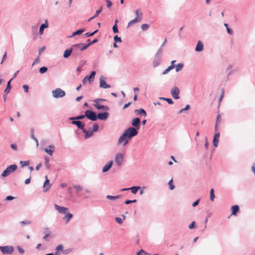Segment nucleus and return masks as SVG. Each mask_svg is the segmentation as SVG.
Returning a JSON list of instances; mask_svg holds the SVG:
<instances>
[{
    "label": "nucleus",
    "instance_id": "31",
    "mask_svg": "<svg viewBox=\"0 0 255 255\" xmlns=\"http://www.w3.org/2000/svg\"><path fill=\"white\" fill-rule=\"evenodd\" d=\"M73 188L75 189L76 193L81 192L83 190L82 187L79 185H75Z\"/></svg>",
    "mask_w": 255,
    "mask_h": 255
},
{
    "label": "nucleus",
    "instance_id": "20",
    "mask_svg": "<svg viewBox=\"0 0 255 255\" xmlns=\"http://www.w3.org/2000/svg\"><path fill=\"white\" fill-rule=\"evenodd\" d=\"M73 215L70 213H67L64 217H63V220L65 221L66 224H67L70 220L73 218Z\"/></svg>",
    "mask_w": 255,
    "mask_h": 255
},
{
    "label": "nucleus",
    "instance_id": "54",
    "mask_svg": "<svg viewBox=\"0 0 255 255\" xmlns=\"http://www.w3.org/2000/svg\"><path fill=\"white\" fill-rule=\"evenodd\" d=\"M114 40L116 42H121V39L120 37H119L118 35H116L114 37Z\"/></svg>",
    "mask_w": 255,
    "mask_h": 255
},
{
    "label": "nucleus",
    "instance_id": "3",
    "mask_svg": "<svg viewBox=\"0 0 255 255\" xmlns=\"http://www.w3.org/2000/svg\"><path fill=\"white\" fill-rule=\"evenodd\" d=\"M86 117L92 121H95L97 120V115L95 113L91 110H87L85 112Z\"/></svg>",
    "mask_w": 255,
    "mask_h": 255
},
{
    "label": "nucleus",
    "instance_id": "16",
    "mask_svg": "<svg viewBox=\"0 0 255 255\" xmlns=\"http://www.w3.org/2000/svg\"><path fill=\"white\" fill-rule=\"evenodd\" d=\"M72 124H73V125H76L79 129H81L82 130H83V129L84 128V125L81 121H73L72 122Z\"/></svg>",
    "mask_w": 255,
    "mask_h": 255
},
{
    "label": "nucleus",
    "instance_id": "4",
    "mask_svg": "<svg viewBox=\"0 0 255 255\" xmlns=\"http://www.w3.org/2000/svg\"><path fill=\"white\" fill-rule=\"evenodd\" d=\"M52 94L55 98H62L65 95V92L60 88H57L52 91Z\"/></svg>",
    "mask_w": 255,
    "mask_h": 255
},
{
    "label": "nucleus",
    "instance_id": "38",
    "mask_svg": "<svg viewBox=\"0 0 255 255\" xmlns=\"http://www.w3.org/2000/svg\"><path fill=\"white\" fill-rule=\"evenodd\" d=\"M160 99L166 101L169 104H173V102L171 99L166 98H160Z\"/></svg>",
    "mask_w": 255,
    "mask_h": 255
},
{
    "label": "nucleus",
    "instance_id": "64",
    "mask_svg": "<svg viewBox=\"0 0 255 255\" xmlns=\"http://www.w3.org/2000/svg\"><path fill=\"white\" fill-rule=\"evenodd\" d=\"M199 200H197V201H196L195 202H194L193 204H192V206L193 207H196V206L198 205V204H199Z\"/></svg>",
    "mask_w": 255,
    "mask_h": 255
},
{
    "label": "nucleus",
    "instance_id": "56",
    "mask_svg": "<svg viewBox=\"0 0 255 255\" xmlns=\"http://www.w3.org/2000/svg\"><path fill=\"white\" fill-rule=\"evenodd\" d=\"M136 202V200H127L125 201L126 204H129L131 203H135Z\"/></svg>",
    "mask_w": 255,
    "mask_h": 255
},
{
    "label": "nucleus",
    "instance_id": "30",
    "mask_svg": "<svg viewBox=\"0 0 255 255\" xmlns=\"http://www.w3.org/2000/svg\"><path fill=\"white\" fill-rule=\"evenodd\" d=\"M134 112L137 114V115H138V114H142L144 117L146 116V113L145 112V111L142 109H140L139 110H135L134 111Z\"/></svg>",
    "mask_w": 255,
    "mask_h": 255
},
{
    "label": "nucleus",
    "instance_id": "47",
    "mask_svg": "<svg viewBox=\"0 0 255 255\" xmlns=\"http://www.w3.org/2000/svg\"><path fill=\"white\" fill-rule=\"evenodd\" d=\"M43 239L46 240V241H49L50 240V234H49V232H48L43 237Z\"/></svg>",
    "mask_w": 255,
    "mask_h": 255
},
{
    "label": "nucleus",
    "instance_id": "55",
    "mask_svg": "<svg viewBox=\"0 0 255 255\" xmlns=\"http://www.w3.org/2000/svg\"><path fill=\"white\" fill-rule=\"evenodd\" d=\"M115 220H116V222L120 224H121L123 223V221H122V219L120 218L116 217Z\"/></svg>",
    "mask_w": 255,
    "mask_h": 255
},
{
    "label": "nucleus",
    "instance_id": "57",
    "mask_svg": "<svg viewBox=\"0 0 255 255\" xmlns=\"http://www.w3.org/2000/svg\"><path fill=\"white\" fill-rule=\"evenodd\" d=\"M104 101H106V100L103 99H97L94 100L93 101L95 103H99L100 102Z\"/></svg>",
    "mask_w": 255,
    "mask_h": 255
},
{
    "label": "nucleus",
    "instance_id": "17",
    "mask_svg": "<svg viewBox=\"0 0 255 255\" xmlns=\"http://www.w3.org/2000/svg\"><path fill=\"white\" fill-rule=\"evenodd\" d=\"M94 106L98 110H102L104 111H108L109 110V108L108 107L101 105L99 103H95L94 104Z\"/></svg>",
    "mask_w": 255,
    "mask_h": 255
},
{
    "label": "nucleus",
    "instance_id": "22",
    "mask_svg": "<svg viewBox=\"0 0 255 255\" xmlns=\"http://www.w3.org/2000/svg\"><path fill=\"white\" fill-rule=\"evenodd\" d=\"M203 44L201 41H198L196 45L195 50L198 52H200L203 49Z\"/></svg>",
    "mask_w": 255,
    "mask_h": 255
},
{
    "label": "nucleus",
    "instance_id": "35",
    "mask_svg": "<svg viewBox=\"0 0 255 255\" xmlns=\"http://www.w3.org/2000/svg\"><path fill=\"white\" fill-rule=\"evenodd\" d=\"M84 31V29H78L74 33H73L72 36L76 35H80L82 33H83Z\"/></svg>",
    "mask_w": 255,
    "mask_h": 255
},
{
    "label": "nucleus",
    "instance_id": "62",
    "mask_svg": "<svg viewBox=\"0 0 255 255\" xmlns=\"http://www.w3.org/2000/svg\"><path fill=\"white\" fill-rule=\"evenodd\" d=\"M145 254H146V253L145 252H144L143 250H141L140 251L138 252L137 253V255H143Z\"/></svg>",
    "mask_w": 255,
    "mask_h": 255
},
{
    "label": "nucleus",
    "instance_id": "45",
    "mask_svg": "<svg viewBox=\"0 0 255 255\" xmlns=\"http://www.w3.org/2000/svg\"><path fill=\"white\" fill-rule=\"evenodd\" d=\"M141 28L142 30H146L149 28V25L147 24H142L141 25Z\"/></svg>",
    "mask_w": 255,
    "mask_h": 255
},
{
    "label": "nucleus",
    "instance_id": "41",
    "mask_svg": "<svg viewBox=\"0 0 255 255\" xmlns=\"http://www.w3.org/2000/svg\"><path fill=\"white\" fill-rule=\"evenodd\" d=\"M120 196H113L111 195H107L106 198L109 200H116L120 198Z\"/></svg>",
    "mask_w": 255,
    "mask_h": 255
},
{
    "label": "nucleus",
    "instance_id": "29",
    "mask_svg": "<svg viewBox=\"0 0 255 255\" xmlns=\"http://www.w3.org/2000/svg\"><path fill=\"white\" fill-rule=\"evenodd\" d=\"M12 80V78H11L7 83V86H6V87L5 88V89L4 90V93L5 94H7L9 91H10V88H11V87H10V82L11 81V80Z\"/></svg>",
    "mask_w": 255,
    "mask_h": 255
},
{
    "label": "nucleus",
    "instance_id": "42",
    "mask_svg": "<svg viewBox=\"0 0 255 255\" xmlns=\"http://www.w3.org/2000/svg\"><path fill=\"white\" fill-rule=\"evenodd\" d=\"M221 117L220 115H219L217 118L216 123V126H215V130H217L218 124L221 122Z\"/></svg>",
    "mask_w": 255,
    "mask_h": 255
},
{
    "label": "nucleus",
    "instance_id": "51",
    "mask_svg": "<svg viewBox=\"0 0 255 255\" xmlns=\"http://www.w3.org/2000/svg\"><path fill=\"white\" fill-rule=\"evenodd\" d=\"M98 31V30H95V31H94L92 33H89V32H87L85 34L86 36L87 37H89V36H93L95 33H96V32H97Z\"/></svg>",
    "mask_w": 255,
    "mask_h": 255
},
{
    "label": "nucleus",
    "instance_id": "1",
    "mask_svg": "<svg viewBox=\"0 0 255 255\" xmlns=\"http://www.w3.org/2000/svg\"><path fill=\"white\" fill-rule=\"evenodd\" d=\"M137 129L134 127L127 128L119 137L118 144H120L124 142L123 145L125 146L132 137L137 134Z\"/></svg>",
    "mask_w": 255,
    "mask_h": 255
},
{
    "label": "nucleus",
    "instance_id": "43",
    "mask_svg": "<svg viewBox=\"0 0 255 255\" xmlns=\"http://www.w3.org/2000/svg\"><path fill=\"white\" fill-rule=\"evenodd\" d=\"M47 70H48V69L47 67H42L39 69V72L41 74H43V73H45L46 72H47Z\"/></svg>",
    "mask_w": 255,
    "mask_h": 255
},
{
    "label": "nucleus",
    "instance_id": "40",
    "mask_svg": "<svg viewBox=\"0 0 255 255\" xmlns=\"http://www.w3.org/2000/svg\"><path fill=\"white\" fill-rule=\"evenodd\" d=\"M168 185L169 186V188L170 190H172L175 188V186L173 184V179H171L169 182H168Z\"/></svg>",
    "mask_w": 255,
    "mask_h": 255
},
{
    "label": "nucleus",
    "instance_id": "24",
    "mask_svg": "<svg viewBox=\"0 0 255 255\" xmlns=\"http://www.w3.org/2000/svg\"><path fill=\"white\" fill-rule=\"evenodd\" d=\"M48 23H47V21L46 20L45 23L41 24V25L40 27V28H39V33H40V34L42 35L43 34V33L44 29L48 27Z\"/></svg>",
    "mask_w": 255,
    "mask_h": 255
},
{
    "label": "nucleus",
    "instance_id": "10",
    "mask_svg": "<svg viewBox=\"0 0 255 255\" xmlns=\"http://www.w3.org/2000/svg\"><path fill=\"white\" fill-rule=\"evenodd\" d=\"M140 120L138 118H133L131 121V125L136 129H138L140 128Z\"/></svg>",
    "mask_w": 255,
    "mask_h": 255
},
{
    "label": "nucleus",
    "instance_id": "12",
    "mask_svg": "<svg viewBox=\"0 0 255 255\" xmlns=\"http://www.w3.org/2000/svg\"><path fill=\"white\" fill-rule=\"evenodd\" d=\"M44 151L50 156H52L55 151V147L53 145H50L47 148H45Z\"/></svg>",
    "mask_w": 255,
    "mask_h": 255
},
{
    "label": "nucleus",
    "instance_id": "28",
    "mask_svg": "<svg viewBox=\"0 0 255 255\" xmlns=\"http://www.w3.org/2000/svg\"><path fill=\"white\" fill-rule=\"evenodd\" d=\"M136 17L139 18L140 20L142 19V12L139 9H136L135 11Z\"/></svg>",
    "mask_w": 255,
    "mask_h": 255
},
{
    "label": "nucleus",
    "instance_id": "49",
    "mask_svg": "<svg viewBox=\"0 0 255 255\" xmlns=\"http://www.w3.org/2000/svg\"><path fill=\"white\" fill-rule=\"evenodd\" d=\"M17 250L19 252V253L21 254H23L24 253V250L20 247L17 246Z\"/></svg>",
    "mask_w": 255,
    "mask_h": 255
},
{
    "label": "nucleus",
    "instance_id": "46",
    "mask_svg": "<svg viewBox=\"0 0 255 255\" xmlns=\"http://www.w3.org/2000/svg\"><path fill=\"white\" fill-rule=\"evenodd\" d=\"M20 163L22 167H24V166L28 165L29 164V162L28 161H21L20 162Z\"/></svg>",
    "mask_w": 255,
    "mask_h": 255
},
{
    "label": "nucleus",
    "instance_id": "61",
    "mask_svg": "<svg viewBox=\"0 0 255 255\" xmlns=\"http://www.w3.org/2000/svg\"><path fill=\"white\" fill-rule=\"evenodd\" d=\"M195 222H192L189 226V228L190 229H193L194 228Z\"/></svg>",
    "mask_w": 255,
    "mask_h": 255
},
{
    "label": "nucleus",
    "instance_id": "36",
    "mask_svg": "<svg viewBox=\"0 0 255 255\" xmlns=\"http://www.w3.org/2000/svg\"><path fill=\"white\" fill-rule=\"evenodd\" d=\"M174 66H169L167 69H166L163 72V74L165 75L168 73L171 70L173 69Z\"/></svg>",
    "mask_w": 255,
    "mask_h": 255
},
{
    "label": "nucleus",
    "instance_id": "32",
    "mask_svg": "<svg viewBox=\"0 0 255 255\" xmlns=\"http://www.w3.org/2000/svg\"><path fill=\"white\" fill-rule=\"evenodd\" d=\"M44 159H45L44 164L46 166V168L48 169H49L50 168V164H49V159L48 157L45 156Z\"/></svg>",
    "mask_w": 255,
    "mask_h": 255
},
{
    "label": "nucleus",
    "instance_id": "33",
    "mask_svg": "<svg viewBox=\"0 0 255 255\" xmlns=\"http://www.w3.org/2000/svg\"><path fill=\"white\" fill-rule=\"evenodd\" d=\"M85 117H86L85 115H81V116H77L76 117L70 118V120H82V119H84Z\"/></svg>",
    "mask_w": 255,
    "mask_h": 255
},
{
    "label": "nucleus",
    "instance_id": "27",
    "mask_svg": "<svg viewBox=\"0 0 255 255\" xmlns=\"http://www.w3.org/2000/svg\"><path fill=\"white\" fill-rule=\"evenodd\" d=\"M72 51H73L72 48H70V49L66 50L64 52L63 57H64L65 58H68L71 54Z\"/></svg>",
    "mask_w": 255,
    "mask_h": 255
},
{
    "label": "nucleus",
    "instance_id": "37",
    "mask_svg": "<svg viewBox=\"0 0 255 255\" xmlns=\"http://www.w3.org/2000/svg\"><path fill=\"white\" fill-rule=\"evenodd\" d=\"M118 22V20H115V24L113 26V32L115 33H117L119 32V30H118V27H117V22Z\"/></svg>",
    "mask_w": 255,
    "mask_h": 255
},
{
    "label": "nucleus",
    "instance_id": "5",
    "mask_svg": "<svg viewBox=\"0 0 255 255\" xmlns=\"http://www.w3.org/2000/svg\"><path fill=\"white\" fill-rule=\"evenodd\" d=\"M0 250L3 254H11L13 252L12 246H0Z\"/></svg>",
    "mask_w": 255,
    "mask_h": 255
},
{
    "label": "nucleus",
    "instance_id": "53",
    "mask_svg": "<svg viewBox=\"0 0 255 255\" xmlns=\"http://www.w3.org/2000/svg\"><path fill=\"white\" fill-rule=\"evenodd\" d=\"M189 108H190V106L189 105H187L184 109H181L179 111V113L180 114L185 111L188 110Z\"/></svg>",
    "mask_w": 255,
    "mask_h": 255
},
{
    "label": "nucleus",
    "instance_id": "25",
    "mask_svg": "<svg viewBox=\"0 0 255 255\" xmlns=\"http://www.w3.org/2000/svg\"><path fill=\"white\" fill-rule=\"evenodd\" d=\"M232 215H236L237 213L239 211V207L238 205H234L232 207Z\"/></svg>",
    "mask_w": 255,
    "mask_h": 255
},
{
    "label": "nucleus",
    "instance_id": "7",
    "mask_svg": "<svg viewBox=\"0 0 255 255\" xmlns=\"http://www.w3.org/2000/svg\"><path fill=\"white\" fill-rule=\"evenodd\" d=\"M180 91L179 88L176 87H174L171 90V94L173 98L175 99H179V94Z\"/></svg>",
    "mask_w": 255,
    "mask_h": 255
},
{
    "label": "nucleus",
    "instance_id": "19",
    "mask_svg": "<svg viewBox=\"0 0 255 255\" xmlns=\"http://www.w3.org/2000/svg\"><path fill=\"white\" fill-rule=\"evenodd\" d=\"M140 188L139 186H133L130 188H125L121 190V191H125L128 190H130L132 193L135 194L138 191V190Z\"/></svg>",
    "mask_w": 255,
    "mask_h": 255
},
{
    "label": "nucleus",
    "instance_id": "26",
    "mask_svg": "<svg viewBox=\"0 0 255 255\" xmlns=\"http://www.w3.org/2000/svg\"><path fill=\"white\" fill-rule=\"evenodd\" d=\"M141 20H140L139 18H138L135 17L134 19L131 20L128 22V26H131L135 23L139 22L141 21Z\"/></svg>",
    "mask_w": 255,
    "mask_h": 255
},
{
    "label": "nucleus",
    "instance_id": "21",
    "mask_svg": "<svg viewBox=\"0 0 255 255\" xmlns=\"http://www.w3.org/2000/svg\"><path fill=\"white\" fill-rule=\"evenodd\" d=\"M220 137V133L218 132L216 133L214 135V137L213 139V143L214 146L217 147L218 146V143Z\"/></svg>",
    "mask_w": 255,
    "mask_h": 255
},
{
    "label": "nucleus",
    "instance_id": "15",
    "mask_svg": "<svg viewBox=\"0 0 255 255\" xmlns=\"http://www.w3.org/2000/svg\"><path fill=\"white\" fill-rule=\"evenodd\" d=\"M91 45V43H88L86 45H84L83 46L81 47V44H75L73 45V47L74 48H76L77 49H79L80 51H83L86 49H87L90 45Z\"/></svg>",
    "mask_w": 255,
    "mask_h": 255
},
{
    "label": "nucleus",
    "instance_id": "13",
    "mask_svg": "<svg viewBox=\"0 0 255 255\" xmlns=\"http://www.w3.org/2000/svg\"><path fill=\"white\" fill-rule=\"evenodd\" d=\"M54 206L55 209L60 213L65 214L68 210L67 208L60 206L57 204H55Z\"/></svg>",
    "mask_w": 255,
    "mask_h": 255
},
{
    "label": "nucleus",
    "instance_id": "11",
    "mask_svg": "<svg viewBox=\"0 0 255 255\" xmlns=\"http://www.w3.org/2000/svg\"><path fill=\"white\" fill-rule=\"evenodd\" d=\"M109 116V114L107 112L99 113L97 116V119L105 121L107 120Z\"/></svg>",
    "mask_w": 255,
    "mask_h": 255
},
{
    "label": "nucleus",
    "instance_id": "58",
    "mask_svg": "<svg viewBox=\"0 0 255 255\" xmlns=\"http://www.w3.org/2000/svg\"><path fill=\"white\" fill-rule=\"evenodd\" d=\"M23 88L25 93H27L28 92V86L27 85H24L23 86Z\"/></svg>",
    "mask_w": 255,
    "mask_h": 255
},
{
    "label": "nucleus",
    "instance_id": "39",
    "mask_svg": "<svg viewBox=\"0 0 255 255\" xmlns=\"http://www.w3.org/2000/svg\"><path fill=\"white\" fill-rule=\"evenodd\" d=\"M210 194V200L211 201H213L214 199L215 198L214 190L213 189H211Z\"/></svg>",
    "mask_w": 255,
    "mask_h": 255
},
{
    "label": "nucleus",
    "instance_id": "18",
    "mask_svg": "<svg viewBox=\"0 0 255 255\" xmlns=\"http://www.w3.org/2000/svg\"><path fill=\"white\" fill-rule=\"evenodd\" d=\"M96 73L95 71H93L89 76L85 77L90 84H91L94 81Z\"/></svg>",
    "mask_w": 255,
    "mask_h": 255
},
{
    "label": "nucleus",
    "instance_id": "52",
    "mask_svg": "<svg viewBox=\"0 0 255 255\" xmlns=\"http://www.w3.org/2000/svg\"><path fill=\"white\" fill-rule=\"evenodd\" d=\"M99 126L97 124H94L93 127V130L94 131H97L98 130Z\"/></svg>",
    "mask_w": 255,
    "mask_h": 255
},
{
    "label": "nucleus",
    "instance_id": "59",
    "mask_svg": "<svg viewBox=\"0 0 255 255\" xmlns=\"http://www.w3.org/2000/svg\"><path fill=\"white\" fill-rule=\"evenodd\" d=\"M20 224L22 225H24L25 224H30L31 223L30 221H21L20 222Z\"/></svg>",
    "mask_w": 255,
    "mask_h": 255
},
{
    "label": "nucleus",
    "instance_id": "9",
    "mask_svg": "<svg viewBox=\"0 0 255 255\" xmlns=\"http://www.w3.org/2000/svg\"><path fill=\"white\" fill-rule=\"evenodd\" d=\"M100 82V87L102 88H109L110 87V86L108 85L104 79V77L103 76H101L99 79Z\"/></svg>",
    "mask_w": 255,
    "mask_h": 255
},
{
    "label": "nucleus",
    "instance_id": "6",
    "mask_svg": "<svg viewBox=\"0 0 255 255\" xmlns=\"http://www.w3.org/2000/svg\"><path fill=\"white\" fill-rule=\"evenodd\" d=\"M124 155L123 153H118L116 155L115 162L118 166H121L124 161Z\"/></svg>",
    "mask_w": 255,
    "mask_h": 255
},
{
    "label": "nucleus",
    "instance_id": "23",
    "mask_svg": "<svg viewBox=\"0 0 255 255\" xmlns=\"http://www.w3.org/2000/svg\"><path fill=\"white\" fill-rule=\"evenodd\" d=\"M82 131L84 133H85V137L86 138H88L91 137L93 135V131H92L91 130L87 131L85 128L83 129Z\"/></svg>",
    "mask_w": 255,
    "mask_h": 255
},
{
    "label": "nucleus",
    "instance_id": "14",
    "mask_svg": "<svg viewBox=\"0 0 255 255\" xmlns=\"http://www.w3.org/2000/svg\"><path fill=\"white\" fill-rule=\"evenodd\" d=\"M113 162L112 160L109 161L107 164L104 166L102 169L103 172L108 171L112 167Z\"/></svg>",
    "mask_w": 255,
    "mask_h": 255
},
{
    "label": "nucleus",
    "instance_id": "48",
    "mask_svg": "<svg viewBox=\"0 0 255 255\" xmlns=\"http://www.w3.org/2000/svg\"><path fill=\"white\" fill-rule=\"evenodd\" d=\"M102 9H103V7L102 6H101L99 8V9L97 10L96 11V13L94 15V17H96L98 16V15L99 14V13L102 11Z\"/></svg>",
    "mask_w": 255,
    "mask_h": 255
},
{
    "label": "nucleus",
    "instance_id": "8",
    "mask_svg": "<svg viewBox=\"0 0 255 255\" xmlns=\"http://www.w3.org/2000/svg\"><path fill=\"white\" fill-rule=\"evenodd\" d=\"M45 181L44 183L43 188V191L46 192L51 188V184H50L49 180L48 178V177L46 176L45 177Z\"/></svg>",
    "mask_w": 255,
    "mask_h": 255
},
{
    "label": "nucleus",
    "instance_id": "44",
    "mask_svg": "<svg viewBox=\"0 0 255 255\" xmlns=\"http://www.w3.org/2000/svg\"><path fill=\"white\" fill-rule=\"evenodd\" d=\"M63 249V246L62 245H58L56 248V253L60 251H62Z\"/></svg>",
    "mask_w": 255,
    "mask_h": 255
},
{
    "label": "nucleus",
    "instance_id": "63",
    "mask_svg": "<svg viewBox=\"0 0 255 255\" xmlns=\"http://www.w3.org/2000/svg\"><path fill=\"white\" fill-rule=\"evenodd\" d=\"M40 61V59L39 58H37L34 60V62L32 64V66H33L35 64L39 63Z\"/></svg>",
    "mask_w": 255,
    "mask_h": 255
},
{
    "label": "nucleus",
    "instance_id": "60",
    "mask_svg": "<svg viewBox=\"0 0 255 255\" xmlns=\"http://www.w3.org/2000/svg\"><path fill=\"white\" fill-rule=\"evenodd\" d=\"M10 147H11V148L12 149H13V150H17V146L16 145V144H11L10 145Z\"/></svg>",
    "mask_w": 255,
    "mask_h": 255
},
{
    "label": "nucleus",
    "instance_id": "34",
    "mask_svg": "<svg viewBox=\"0 0 255 255\" xmlns=\"http://www.w3.org/2000/svg\"><path fill=\"white\" fill-rule=\"evenodd\" d=\"M183 64H182V63L178 64L175 66L176 71L178 72V71H180L183 68Z\"/></svg>",
    "mask_w": 255,
    "mask_h": 255
},
{
    "label": "nucleus",
    "instance_id": "50",
    "mask_svg": "<svg viewBox=\"0 0 255 255\" xmlns=\"http://www.w3.org/2000/svg\"><path fill=\"white\" fill-rule=\"evenodd\" d=\"M106 3H107V6L108 8H110L113 5V3L110 0H107Z\"/></svg>",
    "mask_w": 255,
    "mask_h": 255
},
{
    "label": "nucleus",
    "instance_id": "2",
    "mask_svg": "<svg viewBox=\"0 0 255 255\" xmlns=\"http://www.w3.org/2000/svg\"><path fill=\"white\" fill-rule=\"evenodd\" d=\"M17 168V165L15 164L10 165L8 166L1 173L2 177H6L9 175L10 173L13 172Z\"/></svg>",
    "mask_w": 255,
    "mask_h": 255
}]
</instances>
